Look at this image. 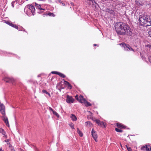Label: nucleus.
Instances as JSON below:
<instances>
[{"label":"nucleus","mask_w":151,"mask_h":151,"mask_svg":"<svg viewBox=\"0 0 151 151\" xmlns=\"http://www.w3.org/2000/svg\"><path fill=\"white\" fill-rule=\"evenodd\" d=\"M120 45H122L124 48L125 50L127 51L132 50L134 51L133 49L131 48L130 46L129 45H127L125 44L124 43H123L121 44H119Z\"/></svg>","instance_id":"20e7f679"},{"label":"nucleus","mask_w":151,"mask_h":151,"mask_svg":"<svg viewBox=\"0 0 151 151\" xmlns=\"http://www.w3.org/2000/svg\"><path fill=\"white\" fill-rule=\"evenodd\" d=\"M0 151H4L3 150H2L1 148H0Z\"/></svg>","instance_id":"ea45409f"},{"label":"nucleus","mask_w":151,"mask_h":151,"mask_svg":"<svg viewBox=\"0 0 151 151\" xmlns=\"http://www.w3.org/2000/svg\"><path fill=\"white\" fill-rule=\"evenodd\" d=\"M53 114L54 115H55L57 117H59V114L55 111H53L52 112Z\"/></svg>","instance_id":"5701e85b"},{"label":"nucleus","mask_w":151,"mask_h":151,"mask_svg":"<svg viewBox=\"0 0 151 151\" xmlns=\"http://www.w3.org/2000/svg\"><path fill=\"white\" fill-rule=\"evenodd\" d=\"M117 33L120 35L132 36V31L130 27L125 23L118 22L115 25Z\"/></svg>","instance_id":"f257e3e1"},{"label":"nucleus","mask_w":151,"mask_h":151,"mask_svg":"<svg viewBox=\"0 0 151 151\" xmlns=\"http://www.w3.org/2000/svg\"><path fill=\"white\" fill-rule=\"evenodd\" d=\"M59 72H57V71H52L51 72V73L52 74H56L58 75V73Z\"/></svg>","instance_id":"bb28decb"},{"label":"nucleus","mask_w":151,"mask_h":151,"mask_svg":"<svg viewBox=\"0 0 151 151\" xmlns=\"http://www.w3.org/2000/svg\"><path fill=\"white\" fill-rule=\"evenodd\" d=\"M115 130L118 132H122V130L119 129L117 128H115Z\"/></svg>","instance_id":"4be33fe9"},{"label":"nucleus","mask_w":151,"mask_h":151,"mask_svg":"<svg viewBox=\"0 0 151 151\" xmlns=\"http://www.w3.org/2000/svg\"><path fill=\"white\" fill-rule=\"evenodd\" d=\"M77 133H78V134H79V135H80V136L82 137L83 136V133L79 130V129H78V128H77Z\"/></svg>","instance_id":"2eb2a0df"},{"label":"nucleus","mask_w":151,"mask_h":151,"mask_svg":"<svg viewBox=\"0 0 151 151\" xmlns=\"http://www.w3.org/2000/svg\"><path fill=\"white\" fill-rule=\"evenodd\" d=\"M1 135H3V137L4 138H7L6 135H5V132L4 131V129L2 128H0V136Z\"/></svg>","instance_id":"9b49d317"},{"label":"nucleus","mask_w":151,"mask_h":151,"mask_svg":"<svg viewBox=\"0 0 151 151\" xmlns=\"http://www.w3.org/2000/svg\"><path fill=\"white\" fill-rule=\"evenodd\" d=\"M149 60L151 63V56H149L148 57Z\"/></svg>","instance_id":"2f4dec72"},{"label":"nucleus","mask_w":151,"mask_h":151,"mask_svg":"<svg viewBox=\"0 0 151 151\" xmlns=\"http://www.w3.org/2000/svg\"><path fill=\"white\" fill-rule=\"evenodd\" d=\"M74 99L72 98V97L68 95L66 100V102L68 103H73Z\"/></svg>","instance_id":"1a4fd4ad"},{"label":"nucleus","mask_w":151,"mask_h":151,"mask_svg":"<svg viewBox=\"0 0 151 151\" xmlns=\"http://www.w3.org/2000/svg\"><path fill=\"white\" fill-rule=\"evenodd\" d=\"M94 45L95 46H96L97 45L96 44H94Z\"/></svg>","instance_id":"c03bdc74"},{"label":"nucleus","mask_w":151,"mask_h":151,"mask_svg":"<svg viewBox=\"0 0 151 151\" xmlns=\"http://www.w3.org/2000/svg\"><path fill=\"white\" fill-rule=\"evenodd\" d=\"M4 80L6 82L12 83H13V82H14L15 81L13 78L9 77H6L4 78Z\"/></svg>","instance_id":"6e6552de"},{"label":"nucleus","mask_w":151,"mask_h":151,"mask_svg":"<svg viewBox=\"0 0 151 151\" xmlns=\"http://www.w3.org/2000/svg\"><path fill=\"white\" fill-rule=\"evenodd\" d=\"M49 109L50 110V111H52V112H53V111H54L53 110V109L52 108H51V107H49Z\"/></svg>","instance_id":"473e14b6"},{"label":"nucleus","mask_w":151,"mask_h":151,"mask_svg":"<svg viewBox=\"0 0 151 151\" xmlns=\"http://www.w3.org/2000/svg\"><path fill=\"white\" fill-rule=\"evenodd\" d=\"M11 151H15V150L14 149H11Z\"/></svg>","instance_id":"58836bf2"},{"label":"nucleus","mask_w":151,"mask_h":151,"mask_svg":"<svg viewBox=\"0 0 151 151\" xmlns=\"http://www.w3.org/2000/svg\"><path fill=\"white\" fill-rule=\"evenodd\" d=\"M127 150L128 151H132V149L130 147L127 148Z\"/></svg>","instance_id":"7c9ffc66"},{"label":"nucleus","mask_w":151,"mask_h":151,"mask_svg":"<svg viewBox=\"0 0 151 151\" xmlns=\"http://www.w3.org/2000/svg\"><path fill=\"white\" fill-rule=\"evenodd\" d=\"M91 134L92 136V137L94 139L95 141L96 142H97V139L98 136L96 133V132L94 131L93 129H92L91 132Z\"/></svg>","instance_id":"423d86ee"},{"label":"nucleus","mask_w":151,"mask_h":151,"mask_svg":"<svg viewBox=\"0 0 151 151\" xmlns=\"http://www.w3.org/2000/svg\"><path fill=\"white\" fill-rule=\"evenodd\" d=\"M139 19L141 23L146 24L148 26L151 25V19L148 15L140 16Z\"/></svg>","instance_id":"f03ea898"},{"label":"nucleus","mask_w":151,"mask_h":151,"mask_svg":"<svg viewBox=\"0 0 151 151\" xmlns=\"http://www.w3.org/2000/svg\"><path fill=\"white\" fill-rule=\"evenodd\" d=\"M0 151H4L3 150H2L1 148H0Z\"/></svg>","instance_id":"a19ab883"},{"label":"nucleus","mask_w":151,"mask_h":151,"mask_svg":"<svg viewBox=\"0 0 151 151\" xmlns=\"http://www.w3.org/2000/svg\"><path fill=\"white\" fill-rule=\"evenodd\" d=\"M15 24H13L12 23L11 24V26H12V27H13L14 26H15Z\"/></svg>","instance_id":"f704fd0d"},{"label":"nucleus","mask_w":151,"mask_h":151,"mask_svg":"<svg viewBox=\"0 0 151 151\" xmlns=\"http://www.w3.org/2000/svg\"><path fill=\"white\" fill-rule=\"evenodd\" d=\"M117 126L118 128H125V126L119 124H117Z\"/></svg>","instance_id":"ddd939ff"},{"label":"nucleus","mask_w":151,"mask_h":151,"mask_svg":"<svg viewBox=\"0 0 151 151\" xmlns=\"http://www.w3.org/2000/svg\"><path fill=\"white\" fill-rule=\"evenodd\" d=\"M75 98L79 102L81 103H85L86 102V100L83 98V96L80 95L79 97H78L77 95L75 96Z\"/></svg>","instance_id":"39448f33"},{"label":"nucleus","mask_w":151,"mask_h":151,"mask_svg":"<svg viewBox=\"0 0 151 151\" xmlns=\"http://www.w3.org/2000/svg\"><path fill=\"white\" fill-rule=\"evenodd\" d=\"M0 111L1 112L3 116V120L4 121L6 125L9 127V124L8 118L5 116V106L4 105L0 102Z\"/></svg>","instance_id":"7ed1b4c3"},{"label":"nucleus","mask_w":151,"mask_h":151,"mask_svg":"<svg viewBox=\"0 0 151 151\" xmlns=\"http://www.w3.org/2000/svg\"><path fill=\"white\" fill-rule=\"evenodd\" d=\"M42 92L43 93H46V94L48 95L49 96H50V94L49 93H48L45 90H42Z\"/></svg>","instance_id":"aec40b11"},{"label":"nucleus","mask_w":151,"mask_h":151,"mask_svg":"<svg viewBox=\"0 0 151 151\" xmlns=\"http://www.w3.org/2000/svg\"><path fill=\"white\" fill-rule=\"evenodd\" d=\"M99 125L102 127L104 126V127H105L104 123L103 122H100Z\"/></svg>","instance_id":"6ab92c4d"},{"label":"nucleus","mask_w":151,"mask_h":151,"mask_svg":"<svg viewBox=\"0 0 151 151\" xmlns=\"http://www.w3.org/2000/svg\"><path fill=\"white\" fill-rule=\"evenodd\" d=\"M110 11H111V12H109L110 13H111V14H113V13L114 12L112 11H110V10H109Z\"/></svg>","instance_id":"c9c22d12"},{"label":"nucleus","mask_w":151,"mask_h":151,"mask_svg":"<svg viewBox=\"0 0 151 151\" xmlns=\"http://www.w3.org/2000/svg\"><path fill=\"white\" fill-rule=\"evenodd\" d=\"M21 151H22V150H21Z\"/></svg>","instance_id":"49530a36"},{"label":"nucleus","mask_w":151,"mask_h":151,"mask_svg":"<svg viewBox=\"0 0 151 151\" xmlns=\"http://www.w3.org/2000/svg\"><path fill=\"white\" fill-rule=\"evenodd\" d=\"M5 22L7 24L9 25L10 26H11V24H12V23L10 22H9V21H5Z\"/></svg>","instance_id":"a878e982"},{"label":"nucleus","mask_w":151,"mask_h":151,"mask_svg":"<svg viewBox=\"0 0 151 151\" xmlns=\"http://www.w3.org/2000/svg\"><path fill=\"white\" fill-rule=\"evenodd\" d=\"M58 75L63 78H64L65 77V76L64 74L60 73H59Z\"/></svg>","instance_id":"a211bd4d"},{"label":"nucleus","mask_w":151,"mask_h":151,"mask_svg":"<svg viewBox=\"0 0 151 151\" xmlns=\"http://www.w3.org/2000/svg\"><path fill=\"white\" fill-rule=\"evenodd\" d=\"M84 103L86 104L85 105L86 106H88L91 105V104L89 102H87L86 101V102Z\"/></svg>","instance_id":"412c9836"},{"label":"nucleus","mask_w":151,"mask_h":151,"mask_svg":"<svg viewBox=\"0 0 151 151\" xmlns=\"http://www.w3.org/2000/svg\"><path fill=\"white\" fill-rule=\"evenodd\" d=\"M126 147L127 149V148L129 147H128L127 145H126Z\"/></svg>","instance_id":"37998d69"},{"label":"nucleus","mask_w":151,"mask_h":151,"mask_svg":"<svg viewBox=\"0 0 151 151\" xmlns=\"http://www.w3.org/2000/svg\"><path fill=\"white\" fill-rule=\"evenodd\" d=\"M9 139H7L6 140L4 141L5 142H7V144H9Z\"/></svg>","instance_id":"c756f323"},{"label":"nucleus","mask_w":151,"mask_h":151,"mask_svg":"<svg viewBox=\"0 0 151 151\" xmlns=\"http://www.w3.org/2000/svg\"><path fill=\"white\" fill-rule=\"evenodd\" d=\"M14 2L13 1L12 3V6H13V7H14L13 4H14Z\"/></svg>","instance_id":"4c0bfd02"},{"label":"nucleus","mask_w":151,"mask_h":151,"mask_svg":"<svg viewBox=\"0 0 151 151\" xmlns=\"http://www.w3.org/2000/svg\"><path fill=\"white\" fill-rule=\"evenodd\" d=\"M28 7L29 9L31 11L32 15H34V12L35 10L34 6L32 5H30L28 6Z\"/></svg>","instance_id":"9d476101"},{"label":"nucleus","mask_w":151,"mask_h":151,"mask_svg":"<svg viewBox=\"0 0 151 151\" xmlns=\"http://www.w3.org/2000/svg\"><path fill=\"white\" fill-rule=\"evenodd\" d=\"M100 121L99 120H98V119H97L96 120V123L97 124H99V123H100Z\"/></svg>","instance_id":"cd10ccee"},{"label":"nucleus","mask_w":151,"mask_h":151,"mask_svg":"<svg viewBox=\"0 0 151 151\" xmlns=\"http://www.w3.org/2000/svg\"><path fill=\"white\" fill-rule=\"evenodd\" d=\"M61 3L63 5H65V4L63 3L62 2V3Z\"/></svg>","instance_id":"79ce46f5"},{"label":"nucleus","mask_w":151,"mask_h":151,"mask_svg":"<svg viewBox=\"0 0 151 151\" xmlns=\"http://www.w3.org/2000/svg\"><path fill=\"white\" fill-rule=\"evenodd\" d=\"M35 4L37 8H38L39 9H40V10H44V9H42L40 5L37 4L36 3H35Z\"/></svg>","instance_id":"4468645a"},{"label":"nucleus","mask_w":151,"mask_h":151,"mask_svg":"<svg viewBox=\"0 0 151 151\" xmlns=\"http://www.w3.org/2000/svg\"><path fill=\"white\" fill-rule=\"evenodd\" d=\"M70 118L73 121H76L77 120V118L76 116L74 114H72L70 116Z\"/></svg>","instance_id":"f8f14e48"},{"label":"nucleus","mask_w":151,"mask_h":151,"mask_svg":"<svg viewBox=\"0 0 151 151\" xmlns=\"http://www.w3.org/2000/svg\"><path fill=\"white\" fill-rule=\"evenodd\" d=\"M70 127L73 129H74V125L72 123H71L70 124Z\"/></svg>","instance_id":"393cba45"},{"label":"nucleus","mask_w":151,"mask_h":151,"mask_svg":"<svg viewBox=\"0 0 151 151\" xmlns=\"http://www.w3.org/2000/svg\"><path fill=\"white\" fill-rule=\"evenodd\" d=\"M58 1L59 2V3H62V2L61 1V0H59Z\"/></svg>","instance_id":"e433bc0d"},{"label":"nucleus","mask_w":151,"mask_h":151,"mask_svg":"<svg viewBox=\"0 0 151 151\" xmlns=\"http://www.w3.org/2000/svg\"><path fill=\"white\" fill-rule=\"evenodd\" d=\"M141 150L143 151H151L150 147L149 145H148L142 147Z\"/></svg>","instance_id":"0eeeda50"},{"label":"nucleus","mask_w":151,"mask_h":151,"mask_svg":"<svg viewBox=\"0 0 151 151\" xmlns=\"http://www.w3.org/2000/svg\"><path fill=\"white\" fill-rule=\"evenodd\" d=\"M13 27L17 29L18 30H19V28L16 25H15V26H14Z\"/></svg>","instance_id":"c85d7f7f"},{"label":"nucleus","mask_w":151,"mask_h":151,"mask_svg":"<svg viewBox=\"0 0 151 151\" xmlns=\"http://www.w3.org/2000/svg\"><path fill=\"white\" fill-rule=\"evenodd\" d=\"M46 15H49L50 16L54 17L55 16L53 13H50L46 14Z\"/></svg>","instance_id":"f3484780"},{"label":"nucleus","mask_w":151,"mask_h":151,"mask_svg":"<svg viewBox=\"0 0 151 151\" xmlns=\"http://www.w3.org/2000/svg\"><path fill=\"white\" fill-rule=\"evenodd\" d=\"M149 34L150 37H151V29H150V31L149 32Z\"/></svg>","instance_id":"72a5a7b5"},{"label":"nucleus","mask_w":151,"mask_h":151,"mask_svg":"<svg viewBox=\"0 0 151 151\" xmlns=\"http://www.w3.org/2000/svg\"><path fill=\"white\" fill-rule=\"evenodd\" d=\"M85 124L87 126H91L92 125V123L89 121L86 122L85 123Z\"/></svg>","instance_id":"dca6fc26"},{"label":"nucleus","mask_w":151,"mask_h":151,"mask_svg":"<svg viewBox=\"0 0 151 151\" xmlns=\"http://www.w3.org/2000/svg\"><path fill=\"white\" fill-rule=\"evenodd\" d=\"M149 45L150 47H151V45Z\"/></svg>","instance_id":"a18cd8bd"},{"label":"nucleus","mask_w":151,"mask_h":151,"mask_svg":"<svg viewBox=\"0 0 151 151\" xmlns=\"http://www.w3.org/2000/svg\"><path fill=\"white\" fill-rule=\"evenodd\" d=\"M65 84H66L68 86L70 87H71V85L67 81H65Z\"/></svg>","instance_id":"b1692460"}]
</instances>
